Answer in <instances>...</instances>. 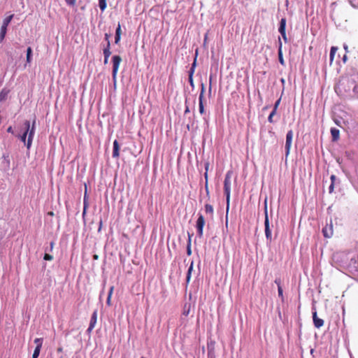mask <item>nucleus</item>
Here are the masks:
<instances>
[{
  "mask_svg": "<svg viewBox=\"0 0 358 358\" xmlns=\"http://www.w3.org/2000/svg\"><path fill=\"white\" fill-rule=\"evenodd\" d=\"M358 83V71L356 69H351L341 80L338 82L336 91L342 92H349L352 90L354 92L357 88Z\"/></svg>",
  "mask_w": 358,
  "mask_h": 358,
  "instance_id": "f257e3e1",
  "label": "nucleus"
},
{
  "mask_svg": "<svg viewBox=\"0 0 358 358\" xmlns=\"http://www.w3.org/2000/svg\"><path fill=\"white\" fill-rule=\"evenodd\" d=\"M35 124L36 120L33 121L31 128H30V122L26 120L24 123L25 126V131L22 135L20 136V140L27 145L29 150L32 144L33 138L35 133Z\"/></svg>",
  "mask_w": 358,
  "mask_h": 358,
  "instance_id": "f03ea898",
  "label": "nucleus"
},
{
  "mask_svg": "<svg viewBox=\"0 0 358 358\" xmlns=\"http://www.w3.org/2000/svg\"><path fill=\"white\" fill-rule=\"evenodd\" d=\"M232 172L231 171H228L224 178V192L226 196V201H227V215L228 214V211L229 209V203H230V194H231V178ZM228 221L226 220V225H227Z\"/></svg>",
  "mask_w": 358,
  "mask_h": 358,
  "instance_id": "7ed1b4c3",
  "label": "nucleus"
},
{
  "mask_svg": "<svg viewBox=\"0 0 358 358\" xmlns=\"http://www.w3.org/2000/svg\"><path fill=\"white\" fill-rule=\"evenodd\" d=\"M121 62H122V58L119 55H114L112 57V62H113L112 76H113V79L115 81L117 78V74L119 66H120Z\"/></svg>",
  "mask_w": 358,
  "mask_h": 358,
  "instance_id": "20e7f679",
  "label": "nucleus"
},
{
  "mask_svg": "<svg viewBox=\"0 0 358 358\" xmlns=\"http://www.w3.org/2000/svg\"><path fill=\"white\" fill-rule=\"evenodd\" d=\"M206 221L203 215L202 214H199V217L196 220V227L197 230L198 236L201 238L203 234V227L205 225Z\"/></svg>",
  "mask_w": 358,
  "mask_h": 358,
  "instance_id": "39448f33",
  "label": "nucleus"
},
{
  "mask_svg": "<svg viewBox=\"0 0 358 358\" xmlns=\"http://www.w3.org/2000/svg\"><path fill=\"white\" fill-rule=\"evenodd\" d=\"M264 213H265V220H264V226H265V235L267 238V240L271 241L272 236H271V231L269 227V220H268V211H267V206H265L264 209Z\"/></svg>",
  "mask_w": 358,
  "mask_h": 358,
  "instance_id": "423d86ee",
  "label": "nucleus"
},
{
  "mask_svg": "<svg viewBox=\"0 0 358 358\" xmlns=\"http://www.w3.org/2000/svg\"><path fill=\"white\" fill-rule=\"evenodd\" d=\"M293 138V131L292 130H289L286 135V142H285V155L287 157L289 155L290 149L292 146Z\"/></svg>",
  "mask_w": 358,
  "mask_h": 358,
  "instance_id": "0eeeda50",
  "label": "nucleus"
},
{
  "mask_svg": "<svg viewBox=\"0 0 358 358\" xmlns=\"http://www.w3.org/2000/svg\"><path fill=\"white\" fill-rule=\"evenodd\" d=\"M204 94H205V87L202 84L201 92L199 96V113L203 115L205 113L204 106H203V99H204Z\"/></svg>",
  "mask_w": 358,
  "mask_h": 358,
  "instance_id": "6e6552de",
  "label": "nucleus"
},
{
  "mask_svg": "<svg viewBox=\"0 0 358 358\" xmlns=\"http://www.w3.org/2000/svg\"><path fill=\"white\" fill-rule=\"evenodd\" d=\"M322 234L325 238H329L333 236L334 230H333V224L331 222L329 224H327L322 229Z\"/></svg>",
  "mask_w": 358,
  "mask_h": 358,
  "instance_id": "1a4fd4ad",
  "label": "nucleus"
},
{
  "mask_svg": "<svg viewBox=\"0 0 358 358\" xmlns=\"http://www.w3.org/2000/svg\"><path fill=\"white\" fill-rule=\"evenodd\" d=\"M97 320V310H94L92 315L87 332L90 333L95 327Z\"/></svg>",
  "mask_w": 358,
  "mask_h": 358,
  "instance_id": "9d476101",
  "label": "nucleus"
},
{
  "mask_svg": "<svg viewBox=\"0 0 358 358\" xmlns=\"http://www.w3.org/2000/svg\"><path fill=\"white\" fill-rule=\"evenodd\" d=\"M313 320L314 326L316 328L319 329L324 325V320L317 317L316 311L313 313Z\"/></svg>",
  "mask_w": 358,
  "mask_h": 358,
  "instance_id": "9b49d317",
  "label": "nucleus"
},
{
  "mask_svg": "<svg viewBox=\"0 0 358 358\" xmlns=\"http://www.w3.org/2000/svg\"><path fill=\"white\" fill-rule=\"evenodd\" d=\"M278 41H279V46H278V59H279V62L280 63V64L282 65V66H285V60L283 59L282 50V42H281L280 38H278Z\"/></svg>",
  "mask_w": 358,
  "mask_h": 358,
  "instance_id": "f8f14e48",
  "label": "nucleus"
},
{
  "mask_svg": "<svg viewBox=\"0 0 358 358\" xmlns=\"http://www.w3.org/2000/svg\"><path fill=\"white\" fill-rule=\"evenodd\" d=\"M120 157V145L117 140L113 142V157L118 158Z\"/></svg>",
  "mask_w": 358,
  "mask_h": 358,
  "instance_id": "ddd939ff",
  "label": "nucleus"
},
{
  "mask_svg": "<svg viewBox=\"0 0 358 358\" xmlns=\"http://www.w3.org/2000/svg\"><path fill=\"white\" fill-rule=\"evenodd\" d=\"M205 213L208 215L210 219L213 218L214 216V208L212 205L206 203L205 205Z\"/></svg>",
  "mask_w": 358,
  "mask_h": 358,
  "instance_id": "4468645a",
  "label": "nucleus"
},
{
  "mask_svg": "<svg viewBox=\"0 0 358 358\" xmlns=\"http://www.w3.org/2000/svg\"><path fill=\"white\" fill-rule=\"evenodd\" d=\"M331 134L333 141H337L340 138V131L336 128L331 129Z\"/></svg>",
  "mask_w": 358,
  "mask_h": 358,
  "instance_id": "2eb2a0df",
  "label": "nucleus"
},
{
  "mask_svg": "<svg viewBox=\"0 0 358 358\" xmlns=\"http://www.w3.org/2000/svg\"><path fill=\"white\" fill-rule=\"evenodd\" d=\"M275 283L278 285V296L281 298L282 301L284 300L283 291L281 287V281L280 279H275Z\"/></svg>",
  "mask_w": 358,
  "mask_h": 358,
  "instance_id": "dca6fc26",
  "label": "nucleus"
},
{
  "mask_svg": "<svg viewBox=\"0 0 358 358\" xmlns=\"http://www.w3.org/2000/svg\"><path fill=\"white\" fill-rule=\"evenodd\" d=\"M286 19L282 18L280 22V27L278 31L280 34L286 32Z\"/></svg>",
  "mask_w": 358,
  "mask_h": 358,
  "instance_id": "f3484780",
  "label": "nucleus"
},
{
  "mask_svg": "<svg viewBox=\"0 0 358 358\" xmlns=\"http://www.w3.org/2000/svg\"><path fill=\"white\" fill-rule=\"evenodd\" d=\"M8 93V90L3 89L0 92V101H5L7 99Z\"/></svg>",
  "mask_w": 358,
  "mask_h": 358,
  "instance_id": "a211bd4d",
  "label": "nucleus"
},
{
  "mask_svg": "<svg viewBox=\"0 0 358 358\" xmlns=\"http://www.w3.org/2000/svg\"><path fill=\"white\" fill-rule=\"evenodd\" d=\"M6 31H7V27L1 25V30H0V43H1L4 40L6 34Z\"/></svg>",
  "mask_w": 358,
  "mask_h": 358,
  "instance_id": "6ab92c4d",
  "label": "nucleus"
},
{
  "mask_svg": "<svg viewBox=\"0 0 358 358\" xmlns=\"http://www.w3.org/2000/svg\"><path fill=\"white\" fill-rule=\"evenodd\" d=\"M103 53L104 57H110L111 55L110 52V43L108 42V44L106 45V48L103 50Z\"/></svg>",
  "mask_w": 358,
  "mask_h": 358,
  "instance_id": "aec40b11",
  "label": "nucleus"
},
{
  "mask_svg": "<svg viewBox=\"0 0 358 358\" xmlns=\"http://www.w3.org/2000/svg\"><path fill=\"white\" fill-rule=\"evenodd\" d=\"M193 270V262L191 263L189 268H188V271H187V277H186V282L187 284H188L190 281V279H191V274H192V271Z\"/></svg>",
  "mask_w": 358,
  "mask_h": 358,
  "instance_id": "412c9836",
  "label": "nucleus"
},
{
  "mask_svg": "<svg viewBox=\"0 0 358 358\" xmlns=\"http://www.w3.org/2000/svg\"><path fill=\"white\" fill-rule=\"evenodd\" d=\"M113 290H114V286H111L110 288V290L108 292V297H107V300H106V303L109 306H111L110 301H111V297H112Z\"/></svg>",
  "mask_w": 358,
  "mask_h": 358,
  "instance_id": "4be33fe9",
  "label": "nucleus"
},
{
  "mask_svg": "<svg viewBox=\"0 0 358 358\" xmlns=\"http://www.w3.org/2000/svg\"><path fill=\"white\" fill-rule=\"evenodd\" d=\"M99 7L100 10L103 12L107 7L106 0H99Z\"/></svg>",
  "mask_w": 358,
  "mask_h": 358,
  "instance_id": "5701e85b",
  "label": "nucleus"
},
{
  "mask_svg": "<svg viewBox=\"0 0 358 358\" xmlns=\"http://www.w3.org/2000/svg\"><path fill=\"white\" fill-rule=\"evenodd\" d=\"M338 50V48L337 47H335V46H332L331 48V50H330V63L331 64L333 60H334V55L336 52Z\"/></svg>",
  "mask_w": 358,
  "mask_h": 358,
  "instance_id": "b1692460",
  "label": "nucleus"
},
{
  "mask_svg": "<svg viewBox=\"0 0 358 358\" xmlns=\"http://www.w3.org/2000/svg\"><path fill=\"white\" fill-rule=\"evenodd\" d=\"M13 18V15H10L9 16L6 17L3 21L2 26L8 27L12 19Z\"/></svg>",
  "mask_w": 358,
  "mask_h": 358,
  "instance_id": "393cba45",
  "label": "nucleus"
},
{
  "mask_svg": "<svg viewBox=\"0 0 358 358\" xmlns=\"http://www.w3.org/2000/svg\"><path fill=\"white\" fill-rule=\"evenodd\" d=\"M43 339L42 338H37L34 340V343L36 345V348L41 349Z\"/></svg>",
  "mask_w": 358,
  "mask_h": 358,
  "instance_id": "a878e982",
  "label": "nucleus"
},
{
  "mask_svg": "<svg viewBox=\"0 0 358 358\" xmlns=\"http://www.w3.org/2000/svg\"><path fill=\"white\" fill-rule=\"evenodd\" d=\"M31 52H32V50H31V47H29L27 50V63L31 62Z\"/></svg>",
  "mask_w": 358,
  "mask_h": 358,
  "instance_id": "bb28decb",
  "label": "nucleus"
},
{
  "mask_svg": "<svg viewBox=\"0 0 358 358\" xmlns=\"http://www.w3.org/2000/svg\"><path fill=\"white\" fill-rule=\"evenodd\" d=\"M83 203H84L83 215H85L86 213V210L88 207L87 196L86 192L85 193V195H84V202Z\"/></svg>",
  "mask_w": 358,
  "mask_h": 358,
  "instance_id": "cd10ccee",
  "label": "nucleus"
},
{
  "mask_svg": "<svg viewBox=\"0 0 358 358\" xmlns=\"http://www.w3.org/2000/svg\"><path fill=\"white\" fill-rule=\"evenodd\" d=\"M187 254L189 256L192 255L191 237H190V236H189L188 243H187Z\"/></svg>",
  "mask_w": 358,
  "mask_h": 358,
  "instance_id": "c85d7f7f",
  "label": "nucleus"
},
{
  "mask_svg": "<svg viewBox=\"0 0 358 358\" xmlns=\"http://www.w3.org/2000/svg\"><path fill=\"white\" fill-rule=\"evenodd\" d=\"M208 167H209V163H206L205 164V169H206V172L204 173V177H205V179H206V188L207 189V184H208Z\"/></svg>",
  "mask_w": 358,
  "mask_h": 358,
  "instance_id": "c756f323",
  "label": "nucleus"
},
{
  "mask_svg": "<svg viewBox=\"0 0 358 358\" xmlns=\"http://www.w3.org/2000/svg\"><path fill=\"white\" fill-rule=\"evenodd\" d=\"M193 75H194L193 70L192 71H189V78H188V80H189V84L192 87L194 86Z\"/></svg>",
  "mask_w": 358,
  "mask_h": 358,
  "instance_id": "7c9ffc66",
  "label": "nucleus"
},
{
  "mask_svg": "<svg viewBox=\"0 0 358 358\" xmlns=\"http://www.w3.org/2000/svg\"><path fill=\"white\" fill-rule=\"evenodd\" d=\"M40 352H41V349L38 348V347L35 348V350H34L33 355H32V358H38V357L39 356Z\"/></svg>",
  "mask_w": 358,
  "mask_h": 358,
  "instance_id": "2f4dec72",
  "label": "nucleus"
},
{
  "mask_svg": "<svg viewBox=\"0 0 358 358\" xmlns=\"http://www.w3.org/2000/svg\"><path fill=\"white\" fill-rule=\"evenodd\" d=\"M276 114V112L275 110H272L271 113H270V115H268V121L270 122V123H273V116Z\"/></svg>",
  "mask_w": 358,
  "mask_h": 358,
  "instance_id": "473e14b6",
  "label": "nucleus"
},
{
  "mask_svg": "<svg viewBox=\"0 0 358 358\" xmlns=\"http://www.w3.org/2000/svg\"><path fill=\"white\" fill-rule=\"evenodd\" d=\"M196 57H197V50L196 51V57L194 58V62L193 64H192V67L190 69L189 71H192L193 70V73H194V70H195V67H196Z\"/></svg>",
  "mask_w": 358,
  "mask_h": 358,
  "instance_id": "72a5a7b5",
  "label": "nucleus"
},
{
  "mask_svg": "<svg viewBox=\"0 0 358 358\" xmlns=\"http://www.w3.org/2000/svg\"><path fill=\"white\" fill-rule=\"evenodd\" d=\"M280 101H281V99L280 98L275 101L273 108V110H275V112H277V110L280 105Z\"/></svg>",
  "mask_w": 358,
  "mask_h": 358,
  "instance_id": "f704fd0d",
  "label": "nucleus"
},
{
  "mask_svg": "<svg viewBox=\"0 0 358 358\" xmlns=\"http://www.w3.org/2000/svg\"><path fill=\"white\" fill-rule=\"evenodd\" d=\"M65 2L69 6H74L76 5V0H65Z\"/></svg>",
  "mask_w": 358,
  "mask_h": 358,
  "instance_id": "c9c22d12",
  "label": "nucleus"
},
{
  "mask_svg": "<svg viewBox=\"0 0 358 358\" xmlns=\"http://www.w3.org/2000/svg\"><path fill=\"white\" fill-rule=\"evenodd\" d=\"M43 259L47 261H51L53 259V257L51 255L45 253L43 257Z\"/></svg>",
  "mask_w": 358,
  "mask_h": 358,
  "instance_id": "e433bc0d",
  "label": "nucleus"
},
{
  "mask_svg": "<svg viewBox=\"0 0 358 358\" xmlns=\"http://www.w3.org/2000/svg\"><path fill=\"white\" fill-rule=\"evenodd\" d=\"M122 30H121V26L120 24H118L117 27L115 31V35H121Z\"/></svg>",
  "mask_w": 358,
  "mask_h": 358,
  "instance_id": "4c0bfd02",
  "label": "nucleus"
},
{
  "mask_svg": "<svg viewBox=\"0 0 358 358\" xmlns=\"http://www.w3.org/2000/svg\"><path fill=\"white\" fill-rule=\"evenodd\" d=\"M121 35H115V43L117 44L120 41Z\"/></svg>",
  "mask_w": 358,
  "mask_h": 358,
  "instance_id": "58836bf2",
  "label": "nucleus"
},
{
  "mask_svg": "<svg viewBox=\"0 0 358 358\" xmlns=\"http://www.w3.org/2000/svg\"><path fill=\"white\" fill-rule=\"evenodd\" d=\"M281 34V36H282V38H283L284 41H285V43H287V38L286 32H285V33H282V34Z\"/></svg>",
  "mask_w": 358,
  "mask_h": 358,
  "instance_id": "ea45409f",
  "label": "nucleus"
},
{
  "mask_svg": "<svg viewBox=\"0 0 358 358\" xmlns=\"http://www.w3.org/2000/svg\"><path fill=\"white\" fill-rule=\"evenodd\" d=\"M334 184L331 183L329 188V193H332L334 192Z\"/></svg>",
  "mask_w": 358,
  "mask_h": 358,
  "instance_id": "a19ab883",
  "label": "nucleus"
},
{
  "mask_svg": "<svg viewBox=\"0 0 358 358\" xmlns=\"http://www.w3.org/2000/svg\"><path fill=\"white\" fill-rule=\"evenodd\" d=\"M109 38H110V34H108L107 33L105 34V40L107 41V44H108V42H110Z\"/></svg>",
  "mask_w": 358,
  "mask_h": 358,
  "instance_id": "79ce46f5",
  "label": "nucleus"
},
{
  "mask_svg": "<svg viewBox=\"0 0 358 358\" xmlns=\"http://www.w3.org/2000/svg\"><path fill=\"white\" fill-rule=\"evenodd\" d=\"M330 179H331V183L334 184L335 180H336V176L331 175Z\"/></svg>",
  "mask_w": 358,
  "mask_h": 358,
  "instance_id": "37998d69",
  "label": "nucleus"
},
{
  "mask_svg": "<svg viewBox=\"0 0 358 358\" xmlns=\"http://www.w3.org/2000/svg\"><path fill=\"white\" fill-rule=\"evenodd\" d=\"M207 40H208V33H206L204 36V41H203V44L206 45V42H207Z\"/></svg>",
  "mask_w": 358,
  "mask_h": 358,
  "instance_id": "c03bdc74",
  "label": "nucleus"
},
{
  "mask_svg": "<svg viewBox=\"0 0 358 358\" xmlns=\"http://www.w3.org/2000/svg\"><path fill=\"white\" fill-rule=\"evenodd\" d=\"M109 57H104V64H107L108 62Z\"/></svg>",
  "mask_w": 358,
  "mask_h": 358,
  "instance_id": "a18cd8bd",
  "label": "nucleus"
},
{
  "mask_svg": "<svg viewBox=\"0 0 358 358\" xmlns=\"http://www.w3.org/2000/svg\"><path fill=\"white\" fill-rule=\"evenodd\" d=\"M102 224H103V222H102V220H101L100 222H99V229H98L99 231H101V227H102Z\"/></svg>",
  "mask_w": 358,
  "mask_h": 358,
  "instance_id": "49530a36",
  "label": "nucleus"
},
{
  "mask_svg": "<svg viewBox=\"0 0 358 358\" xmlns=\"http://www.w3.org/2000/svg\"><path fill=\"white\" fill-rule=\"evenodd\" d=\"M7 131L8 132H13V129H12V127H9L7 129Z\"/></svg>",
  "mask_w": 358,
  "mask_h": 358,
  "instance_id": "de8ad7c7",
  "label": "nucleus"
},
{
  "mask_svg": "<svg viewBox=\"0 0 358 358\" xmlns=\"http://www.w3.org/2000/svg\"><path fill=\"white\" fill-rule=\"evenodd\" d=\"M189 108H188V106H187V107H186V109H185V113H189Z\"/></svg>",
  "mask_w": 358,
  "mask_h": 358,
  "instance_id": "09e8293b",
  "label": "nucleus"
},
{
  "mask_svg": "<svg viewBox=\"0 0 358 358\" xmlns=\"http://www.w3.org/2000/svg\"><path fill=\"white\" fill-rule=\"evenodd\" d=\"M48 214L50 216H53L54 215V213L52 211H50V212H48Z\"/></svg>",
  "mask_w": 358,
  "mask_h": 358,
  "instance_id": "8fccbe9b",
  "label": "nucleus"
},
{
  "mask_svg": "<svg viewBox=\"0 0 358 358\" xmlns=\"http://www.w3.org/2000/svg\"><path fill=\"white\" fill-rule=\"evenodd\" d=\"M54 245H55L54 242H51L50 243V248H51V250L53 248Z\"/></svg>",
  "mask_w": 358,
  "mask_h": 358,
  "instance_id": "3c124183",
  "label": "nucleus"
},
{
  "mask_svg": "<svg viewBox=\"0 0 358 358\" xmlns=\"http://www.w3.org/2000/svg\"><path fill=\"white\" fill-rule=\"evenodd\" d=\"M285 6H286V7H288V6H289V0H285Z\"/></svg>",
  "mask_w": 358,
  "mask_h": 358,
  "instance_id": "603ef678",
  "label": "nucleus"
},
{
  "mask_svg": "<svg viewBox=\"0 0 358 358\" xmlns=\"http://www.w3.org/2000/svg\"><path fill=\"white\" fill-rule=\"evenodd\" d=\"M343 59L344 62H345V61L347 59V56L344 55Z\"/></svg>",
  "mask_w": 358,
  "mask_h": 358,
  "instance_id": "864d4df0",
  "label": "nucleus"
},
{
  "mask_svg": "<svg viewBox=\"0 0 358 358\" xmlns=\"http://www.w3.org/2000/svg\"><path fill=\"white\" fill-rule=\"evenodd\" d=\"M93 257H94V259H98V255H94Z\"/></svg>",
  "mask_w": 358,
  "mask_h": 358,
  "instance_id": "5fc2aeb1",
  "label": "nucleus"
},
{
  "mask_svg": "<svg viewBox=\"0 0 358 358\" xmlns=\"http://www.w3.org/2000/svg\"><path fill=\"white\" fill-rule=\"evenodd\" d=\"M184 314H185V315H188V314H189V310H188V311H185V312L184 313Z\"/></svg>",
  "mask_w": 358,
  "mask_h": 358,
  "instance_id": "6e6d98bb",
  "label": "nucleus"
},
{
  "mask_svg": "<svg viewBox=\"0 0 358 358\" xmlns=\"http://www.w3.org/2000/svg\"><path fill=\"white\" fill-rule=\"evenodd\" d=\"M184 314H185V315H188V314H189V310H188V311H185V312L184 313Z\"/></svg>",
  "mask_w": 358,
  "mask_h": 358,
  "instance_id": "4d7b16f0",
  "label": "nucleus"
},
{
  "mask_svg": "<svg viewBox=\"0 0 358 358\" xmlns=\"http://www.w3.org/2000/svg\"><path fill=\"white\" fill-rule=\"evenodd\" d=\"M344 48H345V50H348V46H347V45H345V46H344Z\"/></svg>",
  "mask_w": 358,
  "mask_h": 358,
  "instance_id": "13d9d810",
  "label": "nucleus"
},
{
  "mask_svg": "<svg viewBox=\"0 0 358 358\" xmlns=\"http://www.w3.org/2000/svg\"><path fill=\"white\" fill-rule=\"evenodd\" d=\"M141 358H145V357H141Z\"/></svg>",
  "mask_w": 358,
  "mask_h": 358,
  "instance_id": "bf43d9fd",
  "label": "nucleus"
}]
</instances>
